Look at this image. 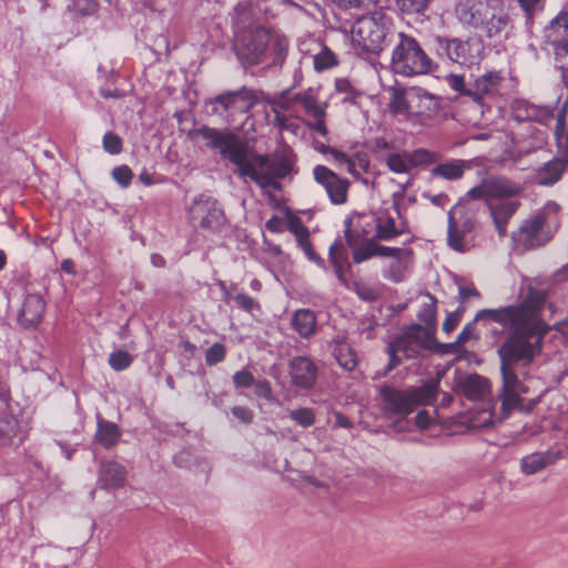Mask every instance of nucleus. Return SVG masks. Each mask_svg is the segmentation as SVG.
Returning a JSON list of instances; mask_svg holds the SVG:
<instances>
[{
    "label": "nucleus",
    "mask_w": 568,
    "mask_h": 568,
    "mask_svg": "<svg viewBox=\"0 0 568 568\" xmlns=\"http://www.w3.org/2000/svg\"><path fill=\"white\" fill-rule=\"evenodd\" d=\"M545 301V291L534 287L530 280L525 278L516 303L479 310L456 338V344L478 339L479 335L475 333L477 323L484 327L493 323L499 325V328H491L490 334L495 338L505 335L496 352L504 402L515 403L521 394L529 392L527 382L534 376L532 365L542 352V341L549 331L541 315Z\"/></svg>",
    "instance_id": "nucleus-1"
},
{
    "label": "nucleus",
    "mask_w": 568,
    "mask_h": 568,
    "mask_svg": "<svg viewBox=\"0 0 568 568\" xmlns=\"http://www.w3.org/2000/svg\"><path fill=\"white\" fill-rule=\"evenodd\" d=\"M297 158L288 146H281L267 155L250 154L248 149L237 172L244 181L251 180L262 190L281 191V180L297 174Z\"/></svg>",
    "instance_id": "nucleus-2"
},
{
    "label": "nucleus",
    "mask_w": 568,
    "mask_h": 568,
    "mask_svg": "<svg viewBox=\"0 0 568 568\" xmlns=\"http://www.w3.org/2000/svg\"><path fill=\"white\" fill-rule=\"evenodd\" d=\"M458 20L488 39H507L513 28L503 0H460L456 7Z\"/></svg>",
    "instance_id": "nucleus-3"
},
{
    "label": "nucleus",
    "mask_w": 568,
    "mask_h": 568,
    "mask_svg": "<svg viewBox=\"0 0 568 568\" xmlns=\"http://www.w3.org/2000/svg\"><path fill=\"white\" fill-rule=\"evenodd\" d=\"M236 55L245 65L265 63L268 67H281L287 55L288 42L277 39L270 45V33L264 28H250L236 34Z\"/></svg>",
    "instance_id": "nucleus-4"
},
{
    "label": "nucleus",
    "mask_w": 568,
    "mask_h": 568,
    "mask_svg": "<svg viewBox=\"0 0 568 568\" xmlns=\"http://www.w3.org/2000/svg\"><path fill=\"white\" fill-rule=\"evenodd\" d=\"M396 36L392 19L379 11L356 18L351 29L352 44L358 55L379 54Z\"/></svg>",
    "instance_id": "nucleus-5"
},
{
    "label": "nucleus",
    "mask_w": 568,
    "mask_h": 568,
    "mask_svg": "<svg viewBox=\"0 0 568 568\" xmlns=\"http://www.w3.org/2000/svg\"><path fill=\"white\" fill-rule=\"evenodd\" d=\"M559 210L558 203L548 201L536 214L525 220L511 235L515 246L530 250L547 243L558 227Z\"/></svg>",
    "instance_id": "nucleus-6"
},
{
    "label": "nucleus",
    "mask_w": 568,
    "mask_h": 568,
    "mask_svg": "<svg viewBox=\"0 0 568 568\" xmlns=\"http://www.w3.org/2000/svg\"><path fill=\"white\" fill-rule=\"evenodd\" d=\"M434 49L438 58L462 69L478 68L485 57V43L480 37H436Z\"/></svg>",
    "instance_id": "nucleus-7"
},
{
    "label": "nucleus",
    "mask_w": 568,
    "mask_h": 568,
    "mask_svg": "<svg viewBox=\"0 0 568 568\" xmlns=\"http://www.w3.org/2000/svg\"><path fill=\"white\" fill-rule=\"evenodd\" d=\"M397 41L392 51L390 68L395 74L415 77L433 71V60L419 42L404 32L397 33Z\"/></svg>",
    "instance_id": "nucleus-8"
},
{
    "label": "nucleus",
    "mask_w": 568,
    "mask_h": 568,
    "mask_svg": "<svg viewBox=\"0 0 568 568\" xmlns=\"http://www.w3.org/2000/svg\"><path fill=\"white\" fill-rule=\"evenodd\" d=\"M568 113V92L557 112L554 136L557 143L560 156H554L545 162L534 173V182L540 186H552L562 176L568 166V129H566V118Z\"/></svg>",
    "instance_id": "nucleus-9"
},
{
    "label": "nucleus",
    "mask_w": 568,
    "mask_h": 568,
    "mask_svg": "<svg viewBox=\"0 0 568 568\" xmlns=\"http://www.w3.org/2000/svg\"><path fill=\"white\" fill-rule=\"evenodd\" d=\"M437 393L438 383L434 381H428L419 387L405 392L388 385H384L379 389L384 410L398 416L410 414L418 405L432 404Z\"/></svg>",
    "instance_id": "nucleus-10"
},
{
    "label": "nucleus",
    "mask_w": 568,
    "mask_h": 568,
    "mask_svg": "<svg viewBox=\"0 0 568 568\" xmlns=\"http://www.w3.org/2000/svg\"><path fill=\"white\" fill-rule=\"evenodd\" d=\"M476 211L459 200L447 213V245L458 253L475 246Z\"/></svg>",
    "instance_id": "nucleus-11"
},
{
    "label": "nucleus",
    "mask_w": 568,
    "mask_h": 568,
    "mask_svg": "<svg viewBox=\"0 0 568 568\" xmlns=\"http://www.w3.org/2000/svg\"><path fill=\"white\" fill-rule=\"evenodd\" d=\"M187 135L191 140L202 139L209 149L217 150L222 158L236 166L239 172L247 146L235 134L227 130L201 125L190 130Z\"/></svg>",
    "instance_id": "nucleus-12"
},
{
    "label": "nucleus",
    "mask_w": 568,
    "mask_h": 568,
    "mask_svg": "<svg viewBox=\"0 0 568 568\" xmlns=\"http://www.w3.org/2000/svg\"><path fill=\"white\" fill-rule=\"evenodd\" d=\"M34 529L30 524H21L13 544H17L19 548L28 547L30 549V554H23L22 559L30 558L37 565L42 564L47 568H67L68 561L72 559V549H63L51 545H33L31 544Z\"/></svg>",
    "instance_id": "nucleus-13"
},
{
    "label": "nucleus",
    "mask_w": 568,
    "mask_h": 568,
    "mask_svg": "<svg viewBox=\"0 0 568 568\" xmlns=\"http://www.w3.org/2000/svg\"><path fill=\"white\" fill-rule=\"evenodd\" d=\"M513 118L517 122H537L540 128H535L531 132V149H542L548 143L549 130L547 125L555 119L551 108L538 105L527 100L518 99L513 103ZM557 119V115H556Z\"/></svg>",
    "instance_id": "nucleus-14"
},
{
    "label": "nucleus",
    "mask_w": 568,
    "mask_h": 568,
    "mask_svg": "<svg viewBox=\"0 0 568 568\" xmlns=\"http://www.w3.org/2000/svg\"><path fill=\"white\" fill-rule=\"evenodd\" d=\"M257 103V92L246 87L236 91H226L210 100L212 113L221 116L248 113Z\"/></svg>",
    "instance_id": "nucleus-15"
},
{
    "label": "nucleus",
    "mask_w": 568,
    "mask_h": 568,
    "mask_svg": "<svg viewBox=\"0 0 568 568\" xmlns=\"http://www.w3.org/2000/svg\"><path fill=\"white\" fill-rule=\"evenodd\" d=\"M190 220L202 229L217 231L225 222V216L217 201L210 194L196 195L187 210Z\"/></svg>",
    "instance_id": "nucleus-16"
},
{
    "label": "nucleus",
    "mask_w": 568,
    "mask_h": 568,
    "mask_svg": "<svg viewBox=\"0 0 568 568\" xmlns=\"http://www.w3.org/2000/svg\"><path fill=\"white\" fill-rule=\"evenodd\" d=\"M504 77L501 71H487L478 75L470 84L468 98L475 103L477 110L484 114L499 94Z\"/></svg>",
    "instance_id": "nucleus-17"
},
{
    "label": "nucleus",
    "mask_w": 568,
    "mask_h": 568,
    "mask_svg": "<svg viewBox=\"0 0 568 568\" xmlns=\"http://www.w3.org/2000/svg\"><path fill=\"white\" fill-rule=\"evenodd\" d=\"M430 333L420 325L414 324L393 341V348L407 358H416L423 349L430 347Z\"/></svg>",
    "instance_id": "nucleus-18"
},
{
    "label": "nucleus",
    "mask_w": 568,
    "mask_h": 568,
    "mask_svg": "<svg viewBox=\"0 0 568 568\" xmlns=\"http://www.w3.org/2000/svg\"><path fill=\"white\" fill-rule=\"evenodd\" d=\"M314 180L321 184L333 204H343L347 199L348 183L339 179L332 170L324 165H316L313 170Z\"/></svg>",
    "instance_id": "nucleus-19"
},
{
    "label": "nucleus",
    "mask_w": 568,
    "mask_h": 568,
    "mask_svg": "<svg viewBox=\"0 0 568 568\" xmlns=\"http://www.w3.org/2000/svg\"><path fill=\"white\" fill-rule=\"evenodd\" d=\"M546 42L557 58L568 53V11L559 12L545 28Z\"/></svg>",
    "instance_id": "nucleus-20"
},
{
    "label": "nucleus",
    "mask_w": 568,
    "mask_h": 568,
    "mask_svg": "<svg viewBox=\"0 0 568 568\" xmlns=\"http://www.w3.org/2000/svg\"><path fill=\"white\" fill-rule=\"evenodd\" d=\"M375 215L364 214L356 219H348L345 221V239L348 246H355L361 244L363 241L376 240L375 229Z\"/></svg>",
    "instance_id": "nucleus-21"
},
{
    "label": "nucleus",
    "mask_w": 568,
    "mask_h": 568,
    "mask_svg": "<svg viewBox=\"0 0 568 568\" xmlns=\"http://www.w3.org/2000/svg\"><path fill=\"white\" fill-rule=\"evenodd\" d=\"M288 373L292 384L301 389L312 388L316 381L318 368L307 356H296L290 361Z\"/></svg>",
    "instance_id": "nucleus-22"
},
{
    "label": "nucleus",
    "mask_w": 568,
    "mask_h": 568,
    "mask_svg": "<svg viewBox=\"0 0 568 568\" xmlns=\"http://www.w3.org/2000/svg\"><path fill=\"white\" fill-rule=\"evenodd\" d=\"M390 262L383 270V276L394 283L404 281L413 265V251L406 247H392Z\"/></svg>",
    "instance_id": "nucleus-23"
},
{
    "label": "nucleus",
    "mask_w": 568,
    "mask_h": 568,
    "mask_svg": "<svg viewBox=\"0 0 568 568\" xmlns=\"http://www.w3.org/2000/svg\"><path fill=\"white\" fill-rule=\"evenodd\" d=\"M331 155L339 168L345 169L355 179H361V176L369 170V155L365 151H356L352 154H347L332 149Z\"/></svg>",
    "instance_id": "nucleus-24"
},
{
    "label": "nucleus",
    "mask_w": 568,
    "mask_h": 568,
    "mask_svg": "<svg viewBox=\"0 0 568 568\" xmlns=\"http://www.w3.org/2000/svg\"><path fill=\"white\" fill-rule=\"evenodd\" d=\"M45 311V302L39 294H27L19 313V322L26 328L39 324Z\"/></svg>",
    "instance_id": "nucleus-25"
},
{
    "label": "nucleus",
    "mask_w": 568,
    "mask_h": 568,
    "mask_svg": "<svg viewBox=\"0 0 568 568\" xmlns=\"http://www.w3.org/2000/svg\"><path fill=\"white\" fill-rule=\"evenodd\" d=\"M24 440L20 429V423L13 415H4L0 418V448L17 449Z\"/></svg>",
    "instance_id": "nucleus-26"
},
{
    "label": "nucleus",
    "mask_w": 568,
    "mask_h": 568,
    "mask_svg": "<svg viewBox=\"0 0 568 568\" xmlns=\"http://www.w3.org/2000/svg\"><path fill=\"white\" fill-rule=\"evenodd\" d=\"M519 205L520 203L517 200H505L499 203L488 205L493 223L500 237L506 235L508 222L516 213Z\"/></svg>",
    "instance_id": "nucleus-27"
},
{
    "label": "nucleus",
    "mask_w": 568,
    "mask_h": 568,
    "mask_svg": "<svg viewBox=\"0 0 568 568\" xmlns=\"http://www.w3.org/2000/svg\"><path fill=\"white\" fill-rule=\"evenodd\" d=\"M559 457V452L546 450L532 453L521 458L520 469L526 475H534L547 466L555 464Z\"/></svg>",
    "instance_id": "nucleus-28"
},
{
    "label": "nucleus",
    "mask_w": 568,
    "mask_h": 568,
    "mask_svg": "<svg viewBox=\"0 0 568 568\" xmlns=\"http://www.w3.org/2000/svg\"><path fill=\"white\" fill-rule=\"evenodd\" d=\"M125 469L116 462H103L100 467L98 485L104 489L118 488L124 484Z\"/></svg>",
    "instance_id": "nucleus-29"
},
{
    "label": "nucleus",
    "mask_w": 568,
    "mask_h": 568,
    "mask_svg": "<svg viewBox=\"0 0 568 568\" xmlns=\"http://www.w3.org/2000/svg\"><path fill=\"white\" fill-rule=\"evenodd\" d=\"M487 185L488 187V195L494 199H507L511 200L510 197L517 195L521 191V186L504 176L499 175H490L487 176Z\"/></svg>",
    "instance_id": "nucleus-30"
},
{
    "label": "nucleus",
    "mask_w": 568,
    "mask_h": 568,
    "mask_svg": "<svg viewBox=\"0 0 568 568\" xmlns=\"http://www.w3.org/2000/svg\"><path fill=\"white\" fill-rule=\"evenodd\" d=\"M375 215V234L376 240L389 241L403 232V226L396 224L394 216L388 210H381Z\"/></svg>",
    "instance_id": "nucleus-31"
},
{
    "label": "nucleus",
    "mask_w": 568,
    "mask_h": 568,
    "mask_svg": "<svg viewBox=\"0 0 568 568\" xmlns=\"http://www.w3.org/2000/svg\"><path fill=\"white\" fill-rule=\"evenodd\" d=\"M292 327L301 337L308 338L316 333L317 321L312 310L301 308L294 312Z\"/></svg>",
    "instance_id": "nucleus-32"
},
{
    "label": "nucleus",
    "mask_w": 568,
    "mask_h": 568,
    "mask_svg": "<svg viewBox=\"0 0 568 568\" xmlns=\"http://www.w3.org/2000/svg\"><path fill=\"white\" fill-rule=\"evenodd\" d=\"M121 437L120 429L115 423L108 422L98 416L97 433L94 439L104 448L114 446Z\"/></svg>",
    "instance_id": "nucleus-33"
},
{
    "label": "nucleus",
    "mask_w": 568,
    "mask_h": 568,
    "mask_svg": "<svg viewBox=\"0 0 568 568\" xmlns=\"http://www.w3.org/2000/svg\"><path fill=\"white\" fill-rule=\"evenodd\" d=\"M353 261L356 264H361L373 256H386L390 255L393 251L389 246L377 245L374 241H363L361 244L352 246Z\"/></svg>",
    "instance_id": "nucleus-34"
},
{
    "label": "nucleus",
    "mask_w": 568,
    "mask_h": 568,
    "mask_svg": "<svg viewBox=\"0 0 568 568\" xmlns=\"http://www.w3.org/2000/svg\"><path fill=\"white\" fill-rule=\"evenodd\" d=\"M463 394L471 400L481 399L487 390V379L478 374H470L459 384Z\"/></svg>",
    "instance_id": "nucleus-35"
},
{
    "label": "nucleus",
    "mask_w": 568,
    "mask_h": 568,
    "mask_svg": "<svg viewBox=\"0 0 568 568\" xmlns=\"http://www.w3.org/2000/svg\"><path fill=\"white\" fill-rule=\"evenodd\" d=\"M294 99L312 118H321L322 115H325V108L317 102L315 91L313 89L310 88L306 91L296 93Z\"/></svg>",
    "instance_id": "nucleus-36"
},
{
    "label": "nucleus",
    "mask_w": 568,
    "mask_h": 568,
    "mask_svg": "<svg viewBox=\"0 0 568 568\" xmlns=\"http://www.w3.org/2000/svg\"><path fill=\"white\" fill-rule=\"evenodd\" d=\"M328 257L331 263L334 266V271L338 281L343 284L346 283L343 273V264L347 258L346 251L344 248L343 243L339 240H336L331 246L328 251Z\"/></svg>",
    "instance_id": "nucleus-37"
},
{
    "label": "nucleus",
    "mask_w": 568,
    "mask_h": 568,
    "mask_svg": "<svg viewBox=\"0 0 568 568\" xmlns=\"http://www.w3.org/2000/svg\"><path fill=\"white\" fill-rule=\"evenodd\" d=\"M333 355L338 365L345 371L352 372L357 365L355 351L347 344H337L334 347Z\"/></svg>",
    "instance_id": "nucleus-38"
},
{
    "label": "nucleus",
    "mask_w": 568,
    "mask_h": 568,
    "mask_svg": "<svg viewBox=\"0 0 568 568\" xmlns=\"http://www.w3.org/2000/svg\"><path fill=\"white\" fill-rule=\"evenodd\" d=\"M337 62L335 53L326 45H321L320 51L313 55V65L317 72L332 69Z\"/></svg>",
    "instance_id": "nucleus-39"
},
{
    "label": "nucleus",
    "mask_w": 568,
    "mask_h": 568,
    "mask_svg": "<svg viewBox=\"0 0 568 568\" xmlns=\"http://www.w3.org/2000/svg\"><path fill=\"white\" fill-rule=\"evenodd\" d=\"M433 173L445 180H457L462 178L464 173V164L462 161L438 164L434 168Z\"/></svg>",
    "instance_id": "nucleus-40"
},
{
    "label": "nucleus",
    "mask_w": 568,
    "mask_h": 568,
    "mask_svg": "<svg viewBox=\"0 0 568 568\" xmlns=\"http://www.w3.org/2000/svg\"><path fill=\"white\" fill-rule=\"evenodd\" d=\"M389 111L395 115L408 116L410 114L409 104L405 93L400 89H394L388 103Z\"/></svg>",
    "instance_id": "nucleus-41"
},
{
    "label": "nucleus",
    "mask_w": 568,
    "mask_h": 568,
    "mask_svg": "<svg viewBox=\"0 0 568 568\" xmlns=\"http://www.w3.org/2000/svg\"><path fill=\"white\" fill-rule=\"evenodd\" d=\"M296 246L303 252L304 256L310 261L315 263L320 267H325L324 260L315 252L313 244L310 240V235L301 237L295 241Z\"/></svg>",
    "instance_id": "nucleus-42"
},
{
    "label": "nucleus",
    "mask_w": 568,
    "mask_h": 568,
    "mask_svg": "<svg viewBox=\"0 0 568 568\" xmlns=\"http://www.w3.org/2000/svg\"><path fill=\"white\" fill-rule=\"evenodd\" d=\"M521 10L525 12L526 26L529 29L532 24L535 14L544 9V0H517Z\"/></svg>",
    "instance_id": "nucleus-43"
},
{
    "label": "nucleus",
    "mask_w": 568,
    "mask_h": 568,
    "mask_svg": "<svg viewBox=\"0 0 568 568\" xmlns=\"http://www.w3.org/2000/svg\"><path fill=\"white\" fill-rule=\"evenodd\" d=\"M290 417L300 426L306 428L315 424V413L312 408L300 407L290 412Z\"/></svg>",
    "instance_id": "nucleus-44"
},
{
    "label": "nucleus",
    "mask_w": 568,
    "mask_h": 568,
    "mask_svg": "<svg viewBox=\"0 0 568 568\" xmlns=\"http://www.w3.org/2000/svg\"><path fill=\"white\" fill-rule=\"evenodd\" d=\"M429 301L420 305L417 317L426 325H434L436 322V300L427 294Z\"/></svg>",
    "instance_id": "nucleus-45"
},
{
    "label": "nucleus",
    "mask_w": 568,
    "mask_h": 568,
    "mask_svg": "<svg viewBox=\"0 0 568 568\" xmlns=\"http://www.w3.org/2000/svg\"><path fill=\"white\" fill-rule=\"evenodd\" d=\"M133 362V356L126 351L118 349L110 354L109 364L115 372L126 369Z\"/></svg>",
    "instance_id": "nucleus-46"
},
{
    "label": "nucleus",
    "mask_w": 568,
    "mask_h": 568,
    "mask_svg": "<svg viewBox=\"0 0 568 568\" xmlns=\"http://www.w3.org/2000/svg\"><path fill=\"white\" fill-rule=\"evenodd\" d=\"M226 355L225 346L221 343H214L205 353V362L209 366L216 365L224 361Z\"/></svg>",
    "instance_id": "nucleus-47"
},
{
    "label": "nucleus",
    "mask_w": 568,
    "mask_h": 568,
    "mask_svg": "<svg viewBox=\"0 0 568 568\" xmlns=\"http://www.w3.org/2000/svg\"><path fill=\"white\" fill-rule=\"evenodd\" d=\"M447 85L455 92L468 97V91H470V84H466L464 75L460 74H448L445 78Z\"/></svg>",
    "instance_id": "nucleus-48"
},
{
    "label": "nucleus",
    "mask_w": 568,
    "mask_h": 568,
    "mask_svg": "<svg viewBox=\"0 0 568 568\" xmlns=\"http://www.w3.org/2000/svg\"><path fill=\"white\" fill-rule=\"evenodd\" d=\"M103 149L106 153L115 155L122 151V140L113 132H106L102 140Z\"/></svg>",
    "instance_id": "nucleus-49"
},
{
    "label": "nucleus",
    "mask_w": 568,
    "mask_h": 568,
    "mask_svg": "<svg viewBox=\"0 0 568 568\" xmlns=\"http://www.w3.org/2000/svg\"><path fill=\"white\" fill-rule=\"evenodd\" d=\"M113 180L123 189L130 186L133 173L128 165H119L112 170Z\"/></svg>",
    "instance_id": "nucleus-50"
},
{
    "label": "nucleus",
    "mask_w": 568,
    "mask_h": 568,
    "mask_svg": "<svg viewBox=\"0 0 568 568\" xmlns=\"http://www.w3.org/2000/svg\"><path fill=\"white\" fill-rule=\"evenodd\" d=\"M354 291L357 294V296L365 302H374L379 296V293L376 288L363 282H355Z\"/></svg>",
    "instance_id": "nucleus-51"
},
{
    "label": "nucleus",
    "mask_w": 568,
    "mask_h": 568,
    "mask_svg": "<svg viewBox=\"0 0 568 568\" xmlns=\"http://www.w3.org/2000/svg\"><path fill=\"white\" fill-rule=\"evenodd\" d=\"M386 164L394 173H406L409 169L407 161L399 153L389 154L386 159Z\"/></svg>",
    "instance_id": "nucleus-52"
},
{
    "label": "nucleus",
    "mask_w": 568,
    "mask_h": 568,
    "mask_svg": "<svg viewBox=\"0 0 568 568\" xmlns=\"http://www.w3.org/2000/svg\"><path fill=\"white\" fill-rule=\"evenodd\" d=\"M234 301L237 307L246 313L253 314L255 310H260L258 302L245 293H237L234 296Z\"/></svg>",
    "instance_id": "nucleus-53"
},
{
    "label": "nucleus",
    "mask_w": 568,
    "mask_h": 568,
    "mask_svg": "<svg viewBox=\"0 0 568 568\" xmlns=\"http://www.w3.org/2000/svg\"><path fill=\"white\" fill-rule=\"evenodd\" d=\"M232 381L236 388H250L254 385L255 377L250 371L241 369L234 373Z\"/></svg>",
    "instance_id": "nucleus-54"
},
{
    "label": "nucleus",
    "mask_w": 568,
    "mask_h": 568,
    "mask_svg": "<svg viewBox=\"0 0 568 568\" xmlns=\"http://www.w3.org/2000/svg\"><path fill=\"white\" fill-rule=\"evenodd\" d=\"M429 0H397L400 9L408 13H422L427 8Z\"/></svg>",
    "instance_id": "nucleus-55"
},
{
    "label": "nucleus",
    "mask_w": 568,
    "mask_h": 568,
    "mask_svg": "<svg viewBox=\"0 0 568 568\" xmlns=\"http://www.w3.org/2000/svg\"><path fill=\"white\" fill-rule=\"evenodd\" d=\"M487 185V179H483V181L471 187L465 195V197H463L462 200L465 201V204L467 206H470L468 203H467V199H470V200H481V199H485V200H488L490 199V196L488 195V187H486Z\"/></svg>",
    "instance_id": "nucleus-56"
},
{
    "label": "nucleus",
    "mask_w": 568,
    "mask_h": 568,
    "mask_svg": "<svg viewBox=\"0 0 568 568\" xmlns=\"http://www.w3.org/2000/svg\"><path fill=\"white\" fill-rule=\"evenodd\" d=\"M254 393L257 397L264 398L266 400L273 399V390L271 383L267 379H260L254 382Z\"/></svg>",
    "instance_id": "nucleus-57"
},
{
    "label": "nucleus",
    "mask_w": 568,
    "mask_h": 568,
    "mask_svg": "<svg viewBox=\"0 0 568 568\" xmlns=\"http://www.w3.org/2000/svg\"><path fill=\"white\" fill-rule=\"evenodd\" d=\"M288 231L295 236V241L310 235L308 229L302 223L298 217H292L288 221Z\"/></svg>",
    "instance_id": "nucleus-58"
},
{
    "label": "nucleus",
    "mask_w": 568,
    "mask_h": 568,
    "mask_svg": "<svg viewBox=\"0 0 568 568\" xmlns=\"http://www.w3.org/2000/svg\"><path fill=\"white\" fill-rule=\"evenodd\" d=\"M338 8L348 10L354 8H367L371 4H375L378 1L371 0H332Z\"/></svg>",
    "instance_id": "nucleus-59"
},
{
    "label": "nucleus",
    "mask_w": 568,
    "mask_h": 568,
    "mask_svg": "<svg viewBox=\"0 0 568 568\" xmlns=\"http://www.w3.org/2000/svg\"><path fill=\"white\" fill-rule=\"evenodd\" d=\"M174 464L181 468H192L193 457L189 450H181L173 457Z\"/></svg>",
    "instance_id": "nucleus-60"
},
{
    "label": "nucleus",
    "mask_w": 568,
    "mask_h": 568,
    "mask_svg": "<svg viewBox=\"0 0 568 568\" xmlns=\"http://www.w3.org/2000/svg\"><path fill=\"white\" fill-rule=\"evenodd\" d=\"M409 184V182H406L405 184L400 185V189L393 193V209L395 213L398 215V217L402 216V201L405 197L406 187Z\"/></svg>",
    "instance_id": "nucleus-61"
},
{
    "label": "nucleus",
    "mask_w": 568,
    "mask_h": 568,
    "mask_svg": "<svg viewBox=\"0 0 568 568\" xmlns=\"http://www.w3.org/2000/svg\"><path fill=\"white\" fill-rule=\"evenodd\" d=\"M232 414L235 418H237L239 420H241L242 423L244 424H250L252 423V419H253V413L251 409H248L247 407H244V406H234L232 408Z\"/></svg>",
    "instance_id": "nucleus-62"
},
{
    "label": "nucleus",
    "mask_w": 568,
    "mask_h": 568,
    "mask_svg": "<svg viewBox=\"0 0 568 568\" xmlns=\"http://www.w3.org/2000/svg\"><path fill=\"white\" fill-rule=\"evenodd\" d=\"M460 316H462V314L459 311L449 313L443 323V329L446 333H450L458 325V323L460 321Z\"/></svg>",
    "instance_id": "nucleus-63"
},
{
    "label": "nucleus",
    "mask_w": 568,
    "mask_h": 568,
    "mask_svg": "<svg viewBox=\"0 0 568 568\" xmlns=\"http://www.w3.org/2000/svg\"><path fill=\"white\" fill-rule=\"evenodd\" d=\"M265 229L271 233H281L284 230V222L274 214L265 222Z\"/></svg>",
    "instance_id": "nucleus-64"
}]
</instances>
